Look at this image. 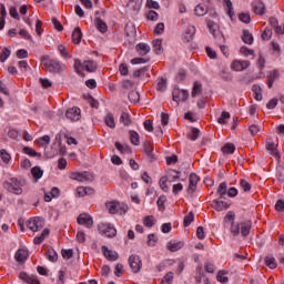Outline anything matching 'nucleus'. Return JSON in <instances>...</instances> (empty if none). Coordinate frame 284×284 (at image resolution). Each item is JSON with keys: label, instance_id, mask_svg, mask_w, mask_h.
<instances>
[{"label": "nucleus", "instance_id": "obj_1", "mask_svg": "<svg viewBox=\"0 0 284 284\" xmlns=\"http://www.w3.org/2000/svg\"><path fill=\"white\" fill-rule=\"evenodd\" d=\"M224 219L225 221H232L230 231L233 236H239L240 234H242V236H247L250 234V231L252 230L251 221L240 223L234 222V219H236V213H234V211H229Z\"/></svg>", "mask_w": 284, "mask_h": 284}, {"label": "nucleus", "instance_id": "obj_2", "mask_svg": "<svg viewBox=\"0 0 284 284\" xmlns=\"http://www.w3.org/2000/svg\"><path fill=\"white\" fill-rule=\"evenodd\" d=\"M42 64L48 72H52L53 74H57V72H63V70H65V64L48 58H43Z\"/></svg>", "mask_w": 284, "mask_h": 284}, {"label": "nucleus", "instance_id": "obj_3", "mask_svg": "<svg viewBox=\"0 0 284 284\" xmlns=\"http://www.w3.org/2000/svg\"><path fill=\"white\" fill-rule=\"evenodd\" d=\"M109 214H128L130 207L126 204H121L118 201L106 202Z\"/></svg>", "mask_w": 284, "mask_h": 284}, {"label": "nucleus", "instance_id": "obj_4", "mask_svg": "<svg viewBox=\"0 0 284 284\" xmlns=\"http://www.w3.org/2000/svg\"><path fill=\"white\" fill-rule=\"evenodd\" d=\"M207 28L214 39H216V43H225V36L223 34V32H221V30H219V24H216L214 21L209 20Z\"/></svg>", "mask_w": 284, "mask_h": 284}, {"label": "nucleus", "instance_id": "obj_5", "mask_svg": "<svg viewBox=\"0 0 284 284\" xmlns=\"http://www.w3.org/2000/svg\"><path fill=\"white\" fill-rule=\"evenodd\" d=\"M3 187L4 190H8V192H12L13 194H22L23 193V189H21V182H19V180L12 178L9 181H6L3 183Z\"/></svg>", "mask_w": 284, "mask_h": 284}, {"label": "nucleus", "instance_id": "obj_6", "mask_svg": "<svg viewBox=\"0 0 284 284\" xmlns=\"http://www.w3.org/2000/svg\"><path fill=\"white\" fill-rule=\"evenodd\" d=\"M27 226L31 232H39L45 226V220L43 217H31L27 222Z\"/></svg>", "mask_w": 284, "mask_h": 284}, {"label": "nucleus", "instance_id": "obj_7", "mask_svg": "<svg viewBox=\"0 0 284 284\" xmlns=\"http://www.w3.org/2000/svg\"><path fill=\"white\" fill-rule=\"evenodd\" d=\"M70 179H72V181H79L80 183H85V181H93L94 175L88 171L73 172L71 173Z\"/></svg>", "mask_w": 284, "mask_h": 284}, {"label": "nucleus", "instance_id": "obj_8", "mask_svg": "<svg viewBox=\"0 0 284 284\" xmlns=\"http://www.w3.org/2000/svg\"><path fill=\"white\" fill-rule=\"evenodd\" d=\"M100 234H105L108 239H114L116 236V229L108 223H101L98 225Z\"/></svg>", "mask_w": 284, "mask_h": 284}, {"label": "nucleus", "instance_id": "obj_9", "mask_svg": "<svg viewBox=\"0 0 284 284\" xmlns=\"http://www.w3.org/2000/svg\"><path fill=\"white\" fill-rule=\"evenodd\" d=\"M173 101H175L176 106H179V101H187V99H190V93L187 92V90H181L179 87H175L173 89Z\"/></svg>", "mask_w": 284, "mask_h": 284}, {"label": "nucleus", "instance_id": "obj_10", "mask_svg": "<svg viewBox=\"0 0 284 284\" xmlns=\"http://www.w3.org/2000/svg\"><path fill=\"white\" fill-rule=\"evenodd\" d=\"M230 201H226L225 199L216 197L213 200L212 207L213 210H216V212H223L225 210H230Z\"/></svg>", "mask_w": 284, "mask_h": 284}, {"label": "nucleus", "instance_id": "obj_11", "mask_svg": "<svg viewBox=\"0 0 284 284\" xmlns=\"http://www.w3.org/2000/svg\"><path fill=\"white\" fill-rule=\"evenodd\" d=\"M141 257L139 255H131L129 257V266L132 270L133 274H139L142 267Z\"/></svg>", "mask_w": 284, "mask_h": 284}, {"label": "nucleus", "instance_id": "obj_12", "mask_svg": "<svg viewBox=\"0 0 284 284\" xmlns=\"http://www.w3.org/2000/svg\"><path fill=\"white\" fill-rule=\"evenodd\" d=\"M77 223L79 225H83L84 227H88V230L92 229L94 225V221L92 220V216L89 215L88 213H81L78 219Z\"/></svg>", "mask_w": 284, "mask_h": 284}, {"label": "nucleus", "instance_id": "obj_13", "mask_svg": "<svg viewBox=\"0 0 284 284\" xmlns=\"http://www.w3.org/2000/svg\"><path fill=\"white\" fill-rule=\"evenodd\" d=\"M65 116L70 121H79L81 119V109H79L77 106L68 109L65 112Z\"/></svg>", "mask_w": 284, "mask_h": 284}, {"label": "nucleus", "instance_id": "obj_14", "mask_svg": "<svg viewBox=\"0 0 284 284\" xmlns=\"http://www.w3.org/2000/svg\"><path fill=\"white\" fill-rule=\"evenodd\" d=\"M266 150L267 152H270L272 156H274V159H276V161L281 159V153L278 152V149H276V146L274 145V140L272 139L266 140Z\"/></svg>", "mask_w": 284, "mask_h": 284}, {"label": "nucleus", "instance_id": "obj_15", "mask_svg": "<svg viewBox=\"0 0 284 284\" xmlns=\"http://www.w3.org/2000/svg\"><path fill=\"white\" fill-rule=\"evenodd\" d=\"M103 255L105 256L106 261H118L119 260V253L115 251L109 250L108 246H102Z\"/></svg>", "mask_w": 284, "mask_h": 284}, {"label": "nucleus", "instance_id": "obj_16", "mask_svg": "<svg viewBox=\"0 0 284 284\" xmlns=\"http://www.w3.org/2000/svg\"><path fill=\"white\" fill-rule=\"evenodd\" d=\"M247 68H250V61L235 60L232 63V69L235 70V72H243V70H247Z\"/></svg>", "mask_w": 284, "mask_h": 284}, {"label": "nucleus", "instance_id": "obj_17", "mask_svg": "<svg viewBox=\"0 0 284 284\" xmlns=\"http://www.w3.org/2000/svg\"><path fill=\"white\" fill-rule=\"evenodd\" d=\"M143 152L144 154H146L149 161H154V145H152V143L150 142H144L143 144Z\"/></svg>", "mask_w": 284, "mask_h": 284}, {"label": "nucleus", "instance_id": "obj_18", "mask_svg": "<svg viewBox=\"0 0 284 284\" xmlns=\"http://www.w3.org/2000/svg\"><path fill=\"white\" fill-rule=\"evenodd\" d=\"M135 50H136L138 54H140V57H145V55L150 54L151 48L149 47L148 43L141 42V43L136 44Z\"/></svg>", "mask_w": 284, "mask_h": 284}, {"label": "nucleus", "instance_id": "obj_19", "mask_svg": "<svg viewBox=\"0 0 284 284\" xmlns=\"http://www.w3.org/2000/svg\"><path fill=\"white\" fill-rule=\"evenodd\" d=\"M125 34L126 37H129V39H135L136 37V26H134V23L132 22H128L125 24Z\"/></svg>", "mask_w": 284, "mask_h": 284}, {"label": "nucleus", "instance_id": "obj_20", "mask_svg": "<svg viewBox=\"0 0 284 284\" xmlns=\"http://www.w3.org/2000/svg\"><path fill=\"white\" fill-rule=\"evenodd\" d=\"M59 194H60V191H59V187L57 186L52 187L50 192L44 191V201L47 203H50V201H52V199H57Z\"/></svg>", "mask_w": 284, "mask_h": 284}, {"label": "nucleus", "instance_id": "obj_21", "mask_svg": "<svg viewBox=\"0 0 284 284\" xmlns=\"http://www.w3.org/2000/svg\"><path fill=\"white\" fill-rule=\"evenodd\" d=\"M99 14H100V12L97 11L95 12V27L102 33L108 32V24H105V22H103V20H101V18H99Z\"/></svg>", "mask_w": 284, "mask_h": 284}, {"label": "nucleus", "instance_id": "obj_22", "mask_svg": "<svg viewBox=\"0 0 284 284\" xmlns=\"http://www.w3.org/2000/svg\"><path fill=\"white\" fill-rule=\"evenodd\" d=\"M253 8L255 14H257L258 17H263V14H265V3L263 1H255Z\"/></svg>", "mask_w": 284, "mask_h": 284}, {"label": "nucleus", "instance_id": "obj_23", "mask_svg": "<svg viewBox=\"0 0 284 284\" xmlns=\"http://www.w3.org/2000/svg\"><path fill=\"white\" fill-rule=\"evenodd\" d=\"M28 256H29V254H28L27 250L19 248L16 252L14 258H16V261H18V263H23L28 260Z\"/></svg>", "mask_w": 284, "mask_h": 284}, {"label": "nucleus", "instance_id": "obj_24", "mask_svg": "<svg viewBox=\"0 0 284 284\" xmlns=\"http://www.w3.org/2000/svg\"><path fill=\"white\" fill-rule=\"evenodd\" d=\"M216 195L220 199H225V196H227V183L226 182L220 183L217 191H216Z\"/></svg>", "mask_w": 284, "mask_h": 284}, {"label": "nucleus", "instance_id": "obj_25", "mask_svg": "<svg viewBox=\"0 0 284 284\" xmlns=\"http://www.w3.org/2000/svg\"><path fill=\"white\" fill-rule=\"evenodd\" d=\"M82 68L83 70H85V72H97V62L92 60H87L83 62Z\"/></svg>", "mask_w": 284, "mask_h": 284}, {"label": "nucleus", "instance_id": "obj_26", "mask_svg": "<svg viewBox=\"0 0 284 284\" xmlns=\"http://www.w3.org/2000/svg\"><path fill=\"white\" fill-rule=\"evenodd\" d=\"M179 174H181L180 171L170 170L168 172V176L166 178L169 179L170 183H176V181H181V175H179Z\"/></svg>", "mask_w": 284, "mask_h": 284}, {"label": "nucleus", "instance_id": "obj_27", "mask_svg": "<svg viewBox=\"0 0 284 284\" xmlns=\"http://www.w3.org/2000/svg\"><path fill=\"white\" fill-rule=\"evenodd\" d=\"M83 37V33L81 32V28L77 27L72 32V41L77 45L81 43V39Z\"/></svg>", "mask_w": 284, "mask_h": 284}, {"label": "nucleus", "instance_id": "obj_28", "mask_svg": "<svg viewBox=\"0 0 284 284\" xmlns=\"http://www.w3.org/2000/svg\"><path fill=\"white\" fill-rule=\"evenodd\" d=\"M184 245L185 243L183 241L169 242L168 248L170 250V252H179V250L183 248Z\"/></svg>", "mask_w": 284, "mask_h": 284}, {"label": "nucleus", "instance_id": "obj_29", "mask_svg": "<svg viewBox=\"0 0 284 284\" xmlns=\"http://www.w3.org/2000/svg\"><path fill=\"white\" fill-rule=\"evenodd\" d=\"M78 196H88L94 194V189L80 186L77 189Z\"/></svg>", "mask_w": 284, "mask_h": 284}, {"label": "nucleus", "instance_id": "obj_30", "mask_svg": "<svg viewBox=\"0 0 284 284\" xmlns=\"http://www.w3.org/2000/svg\"><path fill=\"white\" fill-rule=\"evenodd\" d=\"M142 4L143 0H129L128 8H131V10H133L134 12H139Z\"/></svg>", "mask_w": 284, "mask_h": 284}, {"label": "nucleus", "instance_id": "obj_31", "mask_svg": "<svg viewBox=\"0 0 284 284\" xmlns=\"http://www.w3.org/2000/svg\"><path fill=\"white\" fill-rule=\"evenodd\" d=\"M47 236H50V230L44 229L40 236L34 237L33 243L36 245H41L42 241H45Z\"/></svg>", "mask_w": 284, "mask_h": 284}, {"label": "nucleus", "instance_id": "obj_32", "mask_svg": "<svg viewBox=\"0 0 284 284\" xmlns=\"http://www.w3.org/2000/svg\"><path fill=\"white\" fill-rule=\"evenodd\" d=\"M153 50L155 54H163L164 52L163 41L159 39L153 40Z\"/></svg>", "mask_w": 284, "mask_h": 284}, {"label": "nucleus", "instance_id": "obj_33", "mask_svg": "<svg viewBox=\"0 0 284 284\" xmlns=\"http://www.w3.org/2000/svg\"><path fill=\"white\" fill-rule=\"evenodd\" d=\"M242 41L247 45H252L254 43V36L248 30H243Z\"/></svg>", "mask_w": 284, "mask_h": 284}, {"label": "nucleus", "instance_id": "obj_34", "mask_svg": "<svg viewBox=\"0 0 284 284\" xmlns=\"http://www.w3.org/2000/svg\"><path fill=\"white\" fill-rule=\"evenodd\" d=\"M104 123L108 125V128H111V130H114L116 128V122L114 121V115L112 113H108L104 116Z\"/></svg>", "mask_w": 284, "mask_h": 284}, {"label": "nucleus", "instance_id": "obj_35", "mask_svg": "<svg viewBox=\"0 0 284 284\" xmlns=\"http://www.w3.org/2000/svg\"><path fill=\"white\" fill-rule=\"evenodd\" d=\"M129 135H130V141L132 145H141V140H140L141 138L136 131L131 130L129 132Z\"/></svg>", "mask_w": 284, "mask_h": 284}, {"label": "nucleus", "instance_id": "obj_36", "mask_svg": "<svg viewBox=\"0 0 284 284\" xmlns=\"http://www.w3.org/2000/svg\"><path fill=\"white\" fill-rule=\"evenodd\" d=\"M265 265H267V267H270V270H276V258H274V256L272 255H267L264 260Z\"/></svg>", "mask_w": 284, "mask_h": 284}, {"label": "nucleus", "instance_id": "obj_37", "mask_svg": "<svg viewBox=\"0 0 284 284\" xmlns=\"http://www.w3.org/2000/svg\"><path fill=\"white\" fill-rule=\"evenodd\" d=\"M221 150L223 154H234L236 146L233 143H226Z\"/></svg>", "mask_w": 284, "mask_h": 284}, {"label": "nucleus", "instance_id": "obj_38", "mask_svg": "<svg viewBox=\"0 0 284 284\" xmlns=\"http://www.w3.org/2000/svg\"><path fill=\"white\" fill-rule=\"evenodd\" d=\"M195 14L196 17H205V14H207V7L203 4H197L195 7Z\"/></svg>", "mask_w": 284, "mask_h": 284}, {"label": "nucleus", "instance_id": "obj_39", "mask_svg": "<svg viewBox=\"0 0 284 284\" xmlns=\"http://www.w3.org/2000/svg\"><path fill=\"white\" fill-rule=\"evenodd\" d=\"M203 93V85L201 83L195 82L192 90V97L196 98Z\"/></svg>", "mask_w": 284, "mask_h": 284}, {"label": "nucleus", "instance_id": "obj_40", "mask_svg": "<svg viewBox=\"0 0 284 284\" xmlns=\"http://www.w3.org/2000/svg\"><path fill=\"white\" fill-rule=\"evenodd\" d=\"M115 148L116 150H119V152L123 153H128L130 154L132 152V149L130 148V145H123L120 142H115Z\"/></svg>", "mask_w": 284, "mask_h": 284}, {"label": "nucleus", "instance_id": "obj_41", "mask_svg": "<svg viewBox=\"0 0 284 284\" xmlns=\"http://www.w3.org/2000/svg\"><path fill=\"white\" fill-rule=\"evenodd\" d=\"M129 101L133 104L139 103V101H141V95L138 91H131L129 93Z\"/></svg>", "mask_w": 284, "mask_h": 284}, {"label": "nucleus", "instance_id": "obj_42", "mask_svg": "<svg viewBox=\"0 0 284 284\" xmlns=\"http://www.w3.org/2000/svg\"><path fill=\"white\" fill-rule=\"evenodd\" d=\"M84 99L88 101V103L91 105V108L99 110V101L93 99L91 94H84Z\"/></svg>", "mask_w": 284, "mask_h": 284}, {"label": "nucleus", "instance_id": "obj_43", "mask_svg": "<svg viewBox=\"0 0 284 284\" xmlns=\"http://www.w3.org/2000/svg\"><path fill=\"white\" fill-rule=\"evenodd\" d=\"M194 34H196V28H194V26H190L186 29L185 39L187 41H192V39H194Z\"/></svg>", "mask_w": 284, "mask_h": 284}, {"label": "nucleus", "instance_id": "obj_44", "mask_svg": "<svg viewBox=\"0 0 284 284\" xmlns=\"http://www.w3.org/2000/svg\"><path fill=\"white\" fill-rule=\"evenodd\" d=\"M120 123H123L125 126L132 124V120L130 119V114L122 112L120 115Z\"/></svg>", "mask_w": 284, "mask_h": 284}, {"label": "nucleus", "instance_id": "obj_45", "mask_svg": "<svg viewBox=\"0 0 284 284\" xmlns=\"http://www.w3.org/2000/svg\"><path fill=\"white\" fill-rule=\"evenodd\" d=\"M31 174L33 179H41L43 176V170L41 166H34L31 169Z\"/></svg>", "mask_w": 284, "mask_h": 284}, {"label": "nucleus", "instance_id": "obj_46", "mask_svg": "<svg viewBox=\"0 0 284 284\" xmlns=\"http://www.w3.org/2000/svg\"><path fill=\"white\" fill-rule=\"evenodd\" d=\"M47 258L51 263H57V261L59 258V255L57 254V251L50 250V251L47 252Z\"/></svg>", "mask_w": 284, "mask_h": 284}, {"label": "nucleus", "instance_id": "obj_47", "mask_svg": "<svg viewBox=\"0 0 284 284\" xmlns=\"http://www.w3.org/2000/svg\"><path fill=\"white\" fill-rule=\"evenodd\" d=\"M148 70H150V67H143L141 69L135 70L133 72V78L139 79L140 77H144Z\"/></svg>", "mask_w": 284, "mask_h": 284}, {"label": "nucleus", "instance_id": "obj_48", "mask_svg": "<svg viewBox=\"0 0 284 284\" xmlns=\"http://www.w3.org/2000/svg\"><path fill=\"white\" fill-rule=\"evenodd\" d=\"M11 51L8 48H4L2 52L0 53V61L1 63H6L8 59H10Z\"/></svg>", "mask_w": 284, "mask_h": 284}, {"label": "nucleus", "instance_id": "obj_49", "mask_svg": "<svg viewBox=\"0 0 284 284\" xmlns=\"http://www.w3.org/2000/svg\"><path fill=\"white\" fill-rule=\"evenodd\" d=\"M165 88H168V80L161 78V79L159 80V82H158L156 90H158L159 92H165Z\"/></svg>", "mask_w": 284, "mask_h": 284}, {"label": "nucleus", "instance_id": "obj_50", "mask_svg": "<svg viewBox=\"0 0 284 284\" xmlns=\"http://www.w3.org/2000/svg\"><path fill=\"white\" fill-rule=\"evenodd\" d=\"M22 151L24 154H28L29 156H41V153H37V151L30 146H24Z\"/></svg>", "mask_w": 284, "mask_h": 284}, {"label": "nucleus", "instance_id": "obj_51", "mask_svg": "<svg viewBox=\"0 0 284 284\" xmlns=\"http://www.w3.org/2000/svg\"><path fill=\"white\" fill-rule=\"evenodd\" d=\"M168 176H162L160 179V187L161 190H163V192H169L170 191V187L168 186Z\"/></svg>", "mask_w": 284, "mask_h": 284}, {"label": "nucleus", "instance_id": "obj_52", "mask_svg": "<svg viewBox=\"0 0 284 284\" xmlns=\"http://www.w3.org/2000/svg\"><path fill=\"white\" fill-rule=\"evenodd\" d=\"M201 134V130L197 128H193L191 133L187 135L191 141H196Z\"/></svg>", "mask_w": 284, "mask_h": 284}, {"label": "nucleus", "instance_id": "obj_53", "mask_svg": "<svg viewBox=\"0 0 284 284\" xmlns=\"http://www.w3.org/2000/svg\"><path fill=\"white\" fill-rule=\"evenodd\" d=\"M149 62H150V59H146V58H134L131 60L132 65H141L143 63H149Z\"/></svg>", "mask_w": 284, "mask_h": 284}, {"label": "nucleus", "instance_id": "obj_54", "mask_svg": "<svg viewBox=\"0 0 284 284\" xmlns=\"http://www.w3.org/2000/svg\"><path fill=\"white\" fill-rule=\"evenodd\" d=\"M240 187L243 190V192H250V190H252V184H250V182L246 180H241Z\"/></svg>", "mask_w": 284, "mask_h": 284}, {"label": "nucleus", "instance_id": "obj_55", "mask_svg": "<svg viewBox=\"0 0 284 284\" xmlns=\"http://www.w3.org/2000/svg\"><path fill=\"white\" fill-rule=\"evenodd\" d=\"M191 223H194V213L190 212L185 217H184V227H187Z\"/></svg>", "mask_w": 284, "mask_h": 284}, {"label": "nucleus", "instance_id": "obj_56", "mask_svg": "<svg viewBox=\"0 0 284 284\" xmlns=\"http://www.w3.org/2000/svg\"><path fill=\"white\" fill-rule=\"evenodd\" d=\"M239 19L242 21V23H250V21H252L250 13H240Z\"/></svg>", "mask_w": 284, "mask_h": 284}, {"label": "nucleus", "instance_id": "obj_57", "mask_svg": "<svg viewBox=\"0 0 284 284\" xmlns=\"http://www.w3.org/2000/svg\"><path fill=\"white\" fill-rule=\"evenodd\" d=\"M73 68L77 74H81V70H83V63H81V60L75 59Z\"/></svg>", "mask_w": 284, "mask_h": 284}, {"label": "nucleus", "instance_id": "obj_58", "mask_svg": "<svg viewBox=\"0 0 284 284\" xmlns=\"http://www.w3.org/2000/svg\"><path fill=\"white\" fill-rule=\"evenodd\" d=\"M144 225H145V227H153L154 226V216H152V215L145 216Z\"/></svg>", "mask_w": 284, "mask_h": 284}, {"label": "nucleus", "instance_id": "obj_59", "mask_svg": "<svg viewBox=\"0 0 284 284\" xmlns=\"http://www.w3.org/2000/svg\"><path fill=\"white\" fill-rule=\"evenodd\" d=\"M0 156L3 163H10V153H8V151H6L4 149L0 151Z\"/></svg>", "mask_w": 284, "mask_h": 284}, {"label": "nucleus", "instance_id": "obj_60", "mask_svg": "<svg viewBox=\"0 0 284 284\" xmlns=\"http://www.w3.org/2000/svg\"><path fill=\"white\" fill-rule=\"evenodd\" d=\"M39 145H50V135H43L42 138L38 139Z\"/></svg>", "mask_w": 284, "mask_h": 284}, {"label": "nucleus", "instance_id": "obj_61", "mask_svg": "<svg viewBox=\"0 0 284 284\" xmlns=\"http://www.w3.org/2000/svg\"><path fill=\"white\" fill-rule=\"evenodd\" d=\"M262 39H263V41H270L272 39V30L266 28L262 32Z\"/></svg>", "mask_w": 284, "mask_h": 284}, {"label": "nucleus", "instance_id": "obj_62", "mask_svg": "<svg viewBox=\"0 0 284 284\" xmlns=\"http://www.w3.org/2000/svg\"><path fill=\"white\" fill-rule=\"evenodd\" d=\"M225 119H230V112L223 111L217 120V123L224 124Z\"/></svg>", "mask_w": 284, "mask_h": 284}, {"label": "nucleus", "instance_id": "obj_63", "mask_svg": "<svg viewBox=\"0 0 284 284\" xmlns=\"http://www.w3.org/2000/svg\"><path fill=\"white\" fill-rule=\"evenodd\" d=\"M276 212H284V200H277L275 203Z\"/></svg>", "mask_w": 284, "mask_h": 284}, {"label": "nucleus", "instance_id": "obj_64", "mask_svg": "<svg viewBox=\"0 0 284 284\" xmlns=\"http://www.w3.org/2000/svg\"><path fill=\"white\" fill-rule=\"evenodd\" d=\"M77 241H78V243H85V232L78 231Z\"/></svg>", "mask_w": 284, "mask_h": 284}]
</instances>
